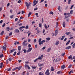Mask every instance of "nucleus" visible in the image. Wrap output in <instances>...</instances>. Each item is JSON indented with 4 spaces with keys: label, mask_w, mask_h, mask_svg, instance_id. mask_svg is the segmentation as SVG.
Masks as SVG:
<instances>
[{
    "label": "nucleus",
    "mask_w": 75,
    "mask_h": 75,
    "mask_svg": "<svg viewBox=\"0 0 75 75\" xmlns=\"http://www.w3.org/2000/svg\"><path fill=\"white\" fill-rule=\"evenodd\" d=\"M31 3H30V2H29V4L28 3L26 2L25 3V4L26 5V6H27V7H28V9L29 8V6H30V5L31 4Z\"/></svg>",
    "instance_id": "nucleus-1"
},
{
    "label": "nucleus",
    "mask_w": 75,
    "mask_h": 75,
    "mask_svg": "<svg viewBox=\"0 0 75 75\" xmlns=\"http://www.w3.org/2000/svg\"><path fill=\"white\" fill-rule=\"evenodd\" d=\"M44 57V55H41V56H39L38 58V59H40V60H41L42 58Z\"/></svg>",
    "instance_id": "nucleus-2"
},
{
    "label": "nucleus",
    "mask_w": 75,
    "mask_h": 75,
    "mask_svg": "<svg viewBox=\"0 0 75 75\" xmlns=\"http://www.w3.org/2000/svg\"><path fill=\"white\" fill-rule=\"evenodd\" d=\"M21 68H22V66H20L19 67H17L16 68V69H18V71H19L21 69Z\"/></svg>",
    "instance_id": "nucleus-3"
},
{
    "label": "nucleus",
    "mask_w": 75,
    "mask_h": 75,
    "mask_svg": "<svg viewBox=\"0 0 75 75\" xmlns=\"http://www.w3.org/2000/svg\"><path fill=\"white\" fill-rule=\"evenodd\" d=\"M61 61V58H57V59L55 62H59V61Z\"/></svg>",
    "instance_id": "nucleus-4"
},
{
    "label": "nucleus",
    "mask_w": 75,
    "mask_h": 75,
    "mask_svg": "<svg viewBox=\"0 0 75 75\" xmlns=\"http://www.w3.org/2000/svg\"><path fill=\"white\" fill-rule=\"evenodd\" d=\"M25 67H28V69H31V68L30 67V66H28V65L25 64Z\"/></svg>",
    "instance_id": "nucleus-5"
},
{
    "label": "nucleus",
    "mask_w": 75,
    "mask_h": 75,
    "mask_svg": "<svg viewBox=\"0 0 75 75\" xmlns=\"http://www.w3.org/2000/svg\"><path fill=\"white\" fill-rule=\"evenodd\" d=\"M31 50H32V48H29L27 51V52H30Z\"/></svg>",
    "instance_id": "nucleus-6"
},
{
    "label": "nucleus",
    "mask_w": 75,
    "mask_h": 75,
    "mask_svg": "<svg viewBox=\"0 0 75 75\" xmlns=\"http://www.w3.org/2000/svg\"><path fill=\"white\" fill-rule=\"evenodd\" d=\"M21 46H19L18 47V50L19 51H21Z\"/></svg>",
    "instance_id": "nucleus-7"
},
{
    "label": "nucleus",
    "mask_w": 75,
    "mask_h": 75,
    "mask_svg": "<svg viewBox=\"0 0 75 75\" xmlns=\"http://www.w3.org/2000/svg\"><path fill=\"white\" fill-rule=\"evenodd\" d=\"M41 40H42L41 38H40L39 41V44L40 45H41Z\"/></svg>",
    "instance_id": "nucleus-8"
},
{
    "label": "nucleus",
    "mask_w": 75,
    "mask_h": 75,
    "mask_svg": "<svg viewBox=\"0 0 75 75\" xmlns=\"http://www.w3.org/2000/svg\"><path fill=\"white\" fill-rule=\"evenodd\" d=\"M49 71H50V70L49 69H47L46 70L45 74H50V72H49Z\"/></svg>",
    "instance_id": "nucleus-9"
},
{
    "label": "nucleus",
    "mask_w": 75,
    "mask_h": 75,
    "mask_svg": "<svg viewBox=\"0 0 75 75\" xmlns=\"http://www.w3.org/2000/svg\"><path fill=\"white\" fill-rule=\"evenodd\" d=\"M71 47L70 46H68L66 48V50H69V49H71Z\"/></svg>",
    "instance_id": "nucleus-10"
},
{
    "label": "nucleus",
    "mask_w": 75,
    "mask_h": 75,
    "mask_svg": "<svg viewBox=\"0 0 75 75\" xmlns=\"http://www.w3.org/2000/svg\"><path fill=\"white\" fill-rule=\"evenodd\" d=\"M51 50V47L49 48L47 50V52H50Z\"/></svg>",
    "instance_id": "nucleus-11"
},
{
    "label": "nucleus",
    "mask_w": 75,
    "mask_h": 75,
    "mask_svg": "<svg viewBox=\"0 0 75 75\" xmlns=\"http://www.w3.org/2000/svg\"><path fill=\"white\" fill-rule=\"evenodd\" d=\"M15 33H19L20 31L18 29H15Z\"/></svg>",
    "instance_id": "nucleus-12"
},
{
    "label": "nucleus",
    "mask_w": 75,
    "mask_h": 75,
    "mask_svg": "<svg viewBox=\"0 0 75 75\" xmlns=\"http://www.w3.org/2000/svg\"><path fill=\"white\" fill-rule=\"evenodd\" d=\"M62 69H64V68H65V65H62L61 67Z\"/></svg>",
    "instance_id": "nucleus-13"
},
{
    "label": "nucleus",
    "mask_w": 75,
    "mask_h": 75,
    "mask_svg": "<svg viewBox=\"0 0 75 75\" xmlns=\"http://www.w3.org/2000/svg\"><path fill=\"white\" fill-rule=\"evenodd\" d=\"M63 26L64 27H65V22H64L63 23Z\"/></svg>",
    "instance_id": "nucleus-14"
},
{
    "label": "nucleus",
    "mask_w": 75,
    "mask_h": 75,
    "mask_svg": "<svg viewBox=\"0 0 75 75\" xmlns=\"http://www.w3.org/2000/svg\"><path fill=\"white\" fill-rule=\"evenodd\" d=\"M58 34V30H56L55 31V35L56 36L57 35V34Z\"/></svg>",
    "instance_id": "nucleus-15"
},
{
    "label": "nucleus",
    "mask_w": 75,
    "mask_h": 75,
    "mask_svg": "<svg viewBox=\"0 0 75 75\" xmlns=\"http://www.w3.org/2000/svg\"><path fill=\"white\" fill-rule=\"evenodd\" d=\"M44 26L46 29H47V28H48V27H47V24H45L44 25Z\"/></svg>",
    "instance_id": "nucleus-16"
},
{
    "label": "nucleus",
    "mask_w": 75,
    "mask_h": 75,
    "mask_svg": "<svg viewBox=\"0 0 75 75\" xmlns=\"http://www.w3.org/2000/svg\"><path fill=\"white\" fill-rule=\"evenodd\" d=\"M68 58L69 59H72V56L70 55L69 57H68Z\"/></svg>",
    "instance_id": "nucleus-17"
},
{
    "label": "nucleus",
    "mask_w": 75,
    "mask_h": 75,
    "mask_svg": "<svg viewBox=\"0 0 75 75\" xmlns=\"http://www.w3.org/2000/svg\"><path fill=\"white\" fill-rule=\"evenodd\" d=\"M51 71H54V67H51Z\"/></svg>",
    "instance_id": "nucleus-18"
},
{
    "label": "nucleus",
    "mask_w": 75,
    "mask_h": 75,
    "mask_svg": "<svg viewBox=\"0 0 75 75\" xmlns=\"http://www.w3.org/2000/svg\"><path fill=\"white\" fill-rule=\"evenodd\" d=\"M71 42V41L70 40H69L66 43V45H68V44H69V42Z\"/></svg>",
    "instance_id": "nucleus-19"
},
{
    "label": "nucleus",
    "mask_w": 75,
    "mask_h": 75,
    "mask_svg": "<svg viewBox=\"0 0 75 75\" xmlns=\"http://www.w3.org/2000/svg\"><path fill=\"white\" fill-rule=\"evenodd\" d=\"M71 73H74V71H73L72 70H71V71H70L69 73V75H70V74H71Z\"/></svg>",
    "instance_id": "nucleus-20"
},
{
    "label": "nucleus",
    "mask_w": 75,
    "mask_h": 75,
    "mask_svg": "<svg viewBox=\"0 0 75 75\" xmlns=\"http://www.w3.org/2000/svg\"><path fill=\"white\" fill-rule=\"evenodd\" d=\"M17 44H20V43L19 42H15L14 43V44L15 45H16Z\"/></svg>",
    "instance_id": "nucleus-21"
},
{
    "label": "nucleus",
    "mask_w": 75,
    "mask_h": 75,
    "mask_svg": "<svg viewBox=\"0 0 75 75\" xmlns=\"http://www.w3.org/2000/svg\"><path fill=\"white\" fill-rule=\"evenodd\" d=\"M44 42H45V40H43L41 42V44H43V43H44Z\"/></svg>",
    "instance_id": "nucleus-22"
},
{
    "label": "nucleus",
    "mask_w": 75,
    "mask_h": 75,
    "mask_svg": "<svg viewBox=\"0 0 75 75\" xmlns=\"http://www.w3.org/2000/svg\"><path fill=\"white\" fill-rule=\"evenodd\" d=\"M27 42V40L24 41V42L22 44L24 45L25 44V42Z\"/></svg>",
    "instance_id": "nucleus-23"
},
{
    "label": "nucleus",
    "mask_w": 75,
    "mask_h": 75,
    "mask_svg": "<svg viewBox=\"0 0 75 75\" xmlns=\"http://www.w3.org/2000/svg\"><path fill=\"white\" fill-rule=\"evenodd\" d=\"M4 57L3 54H0V58H2L3 57Z\"/></svg>",
    "instance_id": "nucleus-24"
},
{
    "label": "nucleus",
    "mask_w": 75,
    "mask_h": 75,
    "mask_svg": "<svg viewBox=\"0 0 75 75\" xmlns=\"http://www.w3.org/2000/svg\"><path fill=\"white\" fill-rule=\"evenodd\" d=\"M11 68H10L9 69H7V70L8 71H10L11 70Z\"/></svg>",
    "instance_id": "nucleus-25"
},
{
    "label": "nucleus",
    "mask_w": 75,
    "mask_h": 75,
    "mask_svg": "<svg viewBox=\"0 0 75 75\" xmlns=\"http://www.w3.org/2000/svg\"><path fill=\"white\" fill-rule=\"evenodd\" d=\"M65 36H62V37L61 38V40H63L65 38Z\"/></svg>",
    "instance_id": "nucleus-26"
},
{
    "label": "nucleus",
    "mask_w": 75,
    "mask_h": 75,
    "mask_svg": "<svg viewBox=\"0 0 75 75\" xmlns=\"http://www.w3.org/2000/svg\"><path fill=\"white\" fill-rule=\"evenodd\" d=\"M3 48L4 50L5 51H6V47L4 46H3Z\"/></svg>",
    "instance_id": "nucleus-27"
},
{
    "label": "nucleus",
    "mask_w": 75,
    "mask_h": 75,
    "mask_svg": "<svg viewBox=\"0 0 75 75\" xmlns=\"http://www.w3.org/2000/svg\"><path fill=\"white\" fill-rule=\"evenodd\" d=\"M71 1V0H68V4H70Z\"/></svg>",
    "instance_id": "nucleus-28"
},
{
    "label": "nucleus",
    "mask_w": 75,
    "mask_h": 75,
    "mask_svg": "<svg viewBox=\"0 0 75 75\" xmlns=\"http://www.w3.org/2000/svg\"><path fill=\"white\" fill-rule=\"evenodd\" d=\"M14 50H11L10 52V53H12V52H14Z\"/></svg>",
    "instance_id": "nucleus-29"
},
{
    "label": "nucleus",
    "mask_w": 75,
    "mask_h": 75,
    "mask_svg": "<svg viewBox=\"0 0 75 75\" xmlns=\"http://www.w3.org/2000/svg\"><path fill=\"white\" fill-rule=\"evenodd\" d=\"M70 34H71V32H69L68 33L66 32V34H67V35H69Z\"/></svg>",
    "instance_id": "nucleus-30"
},
{
    "label": "nucleus",
    "mask_w": 75,
    "mask_h": 75,
    "mask_svg": "<svg viewBox=\"0 0 75 75\" xmlns=\"http://www.w3.org/2000/svg\"><path fill=\"white\" fill-rule=\"evenodd\" d=\"M74 13V11L73 10H71L70 12V13L71 14H72V13Z\"/></svg>",
    "instance_id": "nucleus-31"
},
{
    "label": "nucleus",
    "mask_w": 75,
    "mask_h": 75,
    "mask_svg": "<svg viewBox=\"0 0 75 75\" xmlns=\"http://www.w3.org/2000/svg\"><path fill=\"white\" fill-rule=\"evenodd\" d=\"M37 3H38V1H36L35 4H34V5H33V6H35V5H36V4H37Z\"/></svg>",
    "instance_id": "nucleus-32"
},
{
    "label": "nucleus",
    "mask_w": 75,
    "mask_h": 75,
    "mask_svg": "<svg viewBox=\"0 0 75 75\" xmlns=\"http://www.w3.org/2000/svg\"><path fill=\"white\" fill-rule=\"evenodd\" d=\"M74 5H71L70 9H72V8H73V7H74Z\"/></svg>",
    "instance_id": "nucleus-33"
},
{
    "label": "nucleus",
    "mask_w": 75,
    "mask_h": 75,
    "mask_svg": "<svg viewBox=\"0 0 75 75\" xmlns=\"http://www.w3.org/2000/svg\"><path fill=\"white\" fill-rule=\"evenodd\" d=\"M25 27L24 26H22L20 27V28H25Z\"/></svg>",
    "instance_id": "nucleus-34"
},
{
    "label": "nucleus",
    "mask_w": 75,
    "mask_h": 75,
    "mask_svg": "<svg viewBox=\"0 0 75 75\" xmlns=\"http://www.w3.org/2000/svg\"><path fill=\"white\" fill-rule=\"evenodd\" d=\"M32 68H33V69H36V68H37V67H34L33 66L32 67Z\"/></svg>",
    "instance_id": "nucleus-35"
},
{
    "label": "nucleus",
    "mask_w": 75,
    "mask_h": 75,
    "mask_svg": "<svg viewBox=\"0 0 75 75\" xmlns=\"http://www.w3.org/2000/svg\"><path fill=\"white\" fill-rule=\"evenodd\" d=\"M31 12H30L28 14V17H30V15H31Z\"/></svg>",
    "instance_id": "nucleus-36"
},
{
    "label": "nucleus",
    "mask_w": 75,
    "mask_h": 75,
    "mask_svg": "<svg viewBox=\"0 0 75 75\" xmlns=\"http://www.w3.org/2000/svg\"><path fill=\"white\" fill-rule=\"evenodd\" d=\"M65 53H64V54H61V57H63V56H64V55H65Z\"/></svg>",
    "instance_id": "nucleus-37"
},
{
    "label": "nucleus",
    "mask_w": 75,
    "mask_h": 75,
    "mask_svg": "<svg viewBox=\"0 0 75 75\" xmlns=\"http://www.w3.org/2000/svg\"><path fill=\"white\" fill-rule=\"evenodd\" d=\"M50 14H51L53 15L54 14V13L52 11H50Z\"/></svg>",
    "instance_id": "nucleus-38"
},
{
    "label": "nucleus",
    "mask_w": 75,
    "mask_h": 75,
    "mask_svg": "<svg viewBox=\"0 0 75 75\" xmlns=\"http://www.w3.org/2000/svg\"><path fill=\"white\" fill-rule=\"evenodd\" d=\"M59 44V41H57L56 42V45H58V44Z\"/></svg>",
    "instance_id": "nucleus-39"
},
{
    "label": "nucleus",
    "mask_w": 75,
    "mask_h": 75,
    "mask_svg": "<svg viewBox=\"0 0 75 75\" xmlns=\"http://www.w3.org/2000/svg\"><path fill=\"white\" fill-rule=\"evenodd\" d=\"M8 60L9 61H11L12 59L11 58H10L8 59Z\"/></svg>",
    "instance_id": "nucleus-40"
},
{
    "label": "nucleus",
    "mask_w": 75,
    "mask_h": 75,
    "mask_svg": "<svg viewBox=\"0 0 75 75\" xmlns=\"http://www.w3.org/2000/svg\"><path fill=\"white\" fill-rule=\"evenodd\" d=\"M38 61V58H37L35 59L34 61V62H37Z\"/></svg>",
    "instance_id": "nucleus-41"
},
{
    "label": "nucleus",
    "mask_w": 75,
    "mask_h": 75,
    "mask_svg": "<svg viewBox=\"0 0 75 75\" xmlns=\"http://www.w3.org/2000/svg\"><path fill=\"white\" fill-rule=\"evenodd\" d=\"M16 54H17V52H14V53L13 54V56H15V55H16Z\"/></svg>",
    "instance_id": "nucleus-42"
},
{
    "label": "nucleus",
    "mask_w": 75,
    "mask_h": 75,
    "mask_svg": "<svg viewBox=\"0 0 75 75\" xmlns=\"http://www.w3.org/2000/svg\"><path fill=\"white\" fill-rule=\"evenodd\" d=\"M23 51H24V52H23V53L24 54H25V53H26V50H25V49H24L23 50Z\"/></svg>",
    "instance_id": "nucleus-43"
},
{
    "label": "nucleus",
    "mask_w": 75,
    "mask_h": 75,
    "mask_svg": "<svg viewBox=\"0 0 75 75\" xmlns=\"http://www.w3.org/2000/svg\"><path fill=\"white\" fill-rule=\"evenodd\" d=\"M58 10H59V11H61V9H60V6H58Z\"/></svg>",
    "instance_id": "nucleus-44"
},
{
    "label": "nucleus",
    "mask_w": 75,
    "mask_h": 75,
    "mask_svg": "<svg viewBox=\"0 0 75 75\" xmlns=\"http://www.w3.org/2000/svg\"><path fill=\"white\" fill-rule=\"evenodd\" d=\"M46 40L48 41H49V40H50V38H46Z\"/></svg>",
    "instance_id": "nucleus-45"
},
{
    "label": "nucleus",
    "mask_w": 75,
    "mask_h": 75,
    "mask_svg": "<svg viewBox=\"0 0 75 75\" xmlns=\"http://www.w3.org/2000/svg\"><path fill=\"white\" fill-rule=\"evenodd\" d=\"M6 64H8V60H6Z\"/></svg>",
    "instance_id": "nucleus-46"
},
{
    "label": "nucleus",
    "mask_w": 75,
    "mask_h": 75,
    "mask_svg": "<svg viewBox=\"0 0 75 75\" xmlns=\"http://www.w3.org/2000/svg\"><path fill=\"white\" fill-rule=\"evenodd\" d=\"M39 25L40 27H42V24L41 23H40L39 24Z\"/></svg>",
    "instance_id": "nucleus-47"
},
{
    "label": "nucleus",
    "mask_w": 75,
    "mask_h": 75,
    "mask_svg": "<svg viewBox=\"0 0 75 75\" xmlns=\"http://www.w3.org/2000/svg\"><path fill=\"white\" fill-rule=\"evenodd\" d=\"M43 64H40L39 65V67H41V66H43Z\"/></svg>",
    "instance_id": "nucleus-48"
},
{
    "label": "nucleus",
    "mask_w": 75,
    "mask_h": 75,
    "mask_svg": "<svg viewBox=\"0 0 75 75\" xmlns=\"http://www.w3.org/2000/svg\"><path fill=\"white\" fill-rule=\"evenodd\" d=\"M14 17V15H12V16H11V18H13Z\"/></svg>",
    "instance_id": "nucleus-49"
},
{
    "label": "nucleus",
    "mask_w": 75,
    "mask_h": 75,
    "mask_svg": "<svg viewBox=\"0 0 75 75\" xmlns=\"http://www.w3.org/2000/svg\"><path fill=\"white\" fill-rule=\"evenodd\" d=\"M6 30L8 31H9V28L8 27L6 28Z\"/></svg>",
    "instance_id": "nucleus-50"
},
{
    "label": "nucleus",
    "mask_w": 75,
    "mask_h": 75,
    "mask_svg": "<svg viewBox=\"0 0 75 75\" xmlns=\"http://www.w3.org/2000/svg\"><path fill=\"white\" fill-rule=\"evenodd\" d=\"M6 25V24L4 23L3 25H2V27H4V26Z\"/></svg>",
    "instance_id": "nucleus-51"
},
{
    "label": "nucleus",
    "mask_w": 75,
    "mask_h": 75,
    "mask_svg": "<svg viewBox=\"0 0 75 75\" xmlns=\"http://www.w3.org/2000/svg\"><path fill=\"white\" fill-rule=\"evenodd\" d=\"M4 34V31L2 32L1 33V35H3Z\"/></svg>",
    "instance_id": "nucleus-52"
},
{
    "label": "nucleus",
    "mask_w": 75,
    "mask_h": 75,
    "mask_svg": "<svg viewBox=\"0 0 75 75\" xmlns=\"http://www.w3.org/2000/svg\"><path fill=\"white\" fill-rule=\"evenodd\" d=\"M42 23H44V19H43V18H42Z\"/></svg>",
    "instance_id": "nucleus-53"
},
{
    "label": "nucleus",
    "mask_w": 75,
    "mask_h": 75,
    "mask_svg": "<svg viewBox=\"0 0 75 75\" xmlns=\"http://www.w3.org/2000/svg\"><path fill=\"white\" fill-rule=\"evenodd\" d=\"M28 47H29V48H30V47H31V45L30 44H29L28 45Z\"/></svg>",
    "instance_id": "nucleus-54"
},
{
    "label": "nucleus",
    "mask_w": 75,
    "mask_h": 75,
    "mask_svg": "<svg viewBox=\"0 0 75 75\" xmlns=\"http://www.w3.org/2000/svg\"><path fill=\"white\" fill-rule=\"evenodd\" d=\"M37 33H40V30H38L37 31Z\"/></svg>",
    "instance_id": "nucleus-55"
},
{
    "label": "nucleus",
    "mask_w": 75,
    "mask_h": 75,
    "mask_svg": "<svg viewBox=\"0 0 75 75\" xmlns=\"http://www.w3.org/2000/svg\"><path fill=\"white\" fill-rule=\"evenodd\" d=\"M8 36H7L6 37L5 40H7V39H8Z\"/></svg>",
    "instance_id": "nucleus-56"
},
{
    "label": "nucleus",
    "mask_w": 75,
    "mask_h": 75,
    "mask_svg": "<svg viewBox=\"0 0 75 75\" xmlns=\"http://www.w3.org/2000/svg\"><path fill=\"white\" fill-rule=\"evenodd\" d=\"M18 20V18H16L15 19V21H17Z\"/></svg>",
    "instance_id": "nucleus-57"
},
{
    "label": "nucleus",
    "mask_w": 75,
    "mask_h": 75,
    "mask_svg": "<svg viewBox=\"0 0 75 75\" xmlns=\"http://www.w3.org/2000/svg\"><path fill=\"white\" fill-rule=\"evenodd\" d=\"M3 20H1L0 21V24H1V23H3Z\"/></svg>",
    "instance_id": "nucleus-58"
},
{
    "label": "nucleus",
    "mask_w": 75,
    "mask_h": 75,
    "mask_svg": "<svg viewBox=\"0 0 75 75\" xmlns=\"http://www.w3.org/2000/svg\"><path fill=\"white\" fill-rule=\"evenodd\" d=\"M69 17V16H65V18H68Z\"/></svg>",
    "instance_id": "nucleus-59"
},
{
    "label": "nucleus",
    "mask_w": 75,
    "mask_h": 75,
    "mask_svg": "<svg viewBox=\"0 0 75 75\" xmlns=\"http://www.w3.org/2000/svg\"><path fill=\"white\" fill-rule=\"evenodd\" d=\"M58 26V22L56 23V27H57Z\"/></svg>",
    "instance_id": "nucleus-60"
},
{
    "label": "nucleus",
    "mask_w": 75,
    "mask_h": 75,
    "mask_svg": "<svg viewBox=\"0 0 75 75\" xmlns=\"http://www.w3.org/2000/svg\"><path fill=\"white\" fill-rule=\"evenodd\" d=\"M28 25H26V29H28Z\"/></svg>",
    "instance_id": "nucleus-61"
},
{
    "label": "nucleus",
    "mask_w": 75,
    "mask_h": 75,
    "mask_svg": "<svg viewBox=\"0 0 75 75\" xmlns=\"http://www.w3.org/2000/svg\"><path fill=\"white\" fill-rule=\"evenodd\" d=\"M12 35V33L11 32L9 33V35L10 36V35Z\"/></svg>",
    "instance_id": "nucleus-62"
},
{
    "label": "nucleus",
    "mask_w": 75,
    "mask_h": 75,
    "mask_svg": "<svg viewBox=\"0 0 75 75\" xmlns=\"http://www.w3.org/2000/svg\"><path fill=\"white\" fill-rule=\"evenodd\" d=\"M36 41H37V40L36 39H35L34 40V42L35 43L36 42Z\"/></svg>",
    "instance_id": "nucleus-63"
},
{
    "label": "nucleus",
    "mask_w": 75,
    "mask_h": 75,
    "mask_svg": "<svg viewBox=\"0 0 75 75\" xmlns=\"http://www.w3.org/2000/svg\"><path fill=\"white\" fill-rule=\"evenodd\" d=\"M75 43H74L73 44V48H75Z\"/></svg>",
    "instance_id": "nucleus-64"
}]
</instances>
